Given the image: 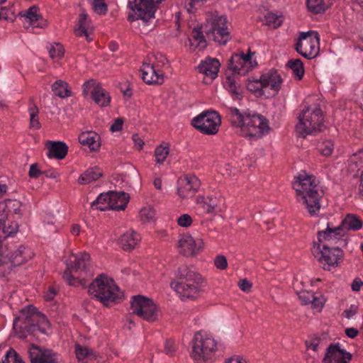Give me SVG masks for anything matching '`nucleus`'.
Listing matches in <instances>:
<instances>
[{
    "label": "nucleus",
    "instance_id": "79ce46f5",
    "mask_svg": "<svg viewBox=\"0 0 363 363\" xmlns=\"http://www.w3.org/2000/svg\"><path fill=\"white\" fill-rule=\"evenodd\" d=\"M262 82H261V77L259 79H248L246 84V87L248 91L254 94L256 96H262L264 95Z\"/></svg>",
    "mask_w": 363,
    "mask_h": 363
},
{
    "label": "nucleus",
    "instance_id": "f3484780",
    "mask_svg": "<svg viewBox=\"0 0 363 363\" xmlns=\"http://www.w3.org/2000/svg\"><path fill=\"white\" fill-rule=\"evenodd\" d=\"M200 187V182L194 175H186L178 181L177 194L182 199L194 196Z\"/></svg>",
    "mask_w": 363,
    "mask_h": 363
},
{
    "label": "nucleus",
    "instance_id": "f704fd0d",
    "mask_svg": "<svg viewBox=\"0 0 363 363\" xmlns=\"http://www.w3.org/2000/svg\"><path fill=\"white\" fill-rule=\"evenodd\" d=\"M79 26L74 30V33L77 36H86L87 40H90L89 38V30L90 28L91 21L88 19V16L86 13H82L79 15Z\"/></svg>",
    "mask_w": 363,
    "mask_h": 363
},
{
    "label": "nucleus",
    "instance_id": "a19ab883",
    "mask_svg": "<svg viewBox=\"0 0 363 363\" xmlns=\"http://www.w3.org/2000/svg\"><path fill=\"white\" fill-rule=\"evenodd\" d=\"M286 66L293 71L294 74L298 80L303 78L305 70L303 62L300 59L290 60Z\"/></svg>",
    "mask_w": 363,
    "mask_h": 363
},
{
    "label": "nucleus",
    "instance_id": "ea45409f",
    "mask_svg": "<svg viewBox=\"0 0 363 363\" xmlns=\"http://www.w3.org/2000/svg\"><path fill=\"white\" fill-rule=\"evenodd\" d=\"M109 191L101 194L96 199L91 203V208H95L100 211H106L111 209L109 202Z\"/></svg>",
    "mask_w": 363,
    "mask_h": 363
},
{
    "label": "nucleus",
    "instance_id": "a878e982",
    "mask_svg": "<svg viewBox=\"0 0 363 363\" xmlns=\"http://www.w3.org/2000/svg\"><path fill=\"white\" fill-rule=\"evenodd\" d=\"M220 66V64L217 59L207 58L198 66V69L199 72L209 77L211 79H214L218 76Z\"/></svg>",
    "mask_w": 363,
    "mask_h": 363
},
{
    "label": "nucleus",
    "instance_id": "aec40b11",
    "mask_svg": "<svg viewBox=\"0 0 363 363\" xmlns=\"http://www.w3.org/2000/svg\"><path fill=\"white\" fill-rule=\"evenodd\" d=\"M28 353L31 363H59L56 353L35 345H31Z\"/></svg>",
    "mask_w": 363,
    "mask_h": 363
},
{
    "label": "nucleus",
    "instance_id": "864d4df0",
    "mask_svg": "<svg viewBox=\"0 0 363 363\" xmlns=\"http://www.w3.org/2000/svg\"><path fill=\"white\" fill-rule=\"evenodd\" d=\"M334 148L333 143L331 140L323 142L319 147L320 153L323 156L331 155Z\"/></svg>",
    "mask_w": 363,
    "mask_h": 363
},
{
    "label": "nucleus",
    "instance_id": "5fc2aeb1",
    "mask_svg": "<svg viewBox=\"0 0 363 363\" xmlns=\"http://www.w3.org/2000/svg\"><path fill=\"white\" fill-rule=\"evenodd\" d=\"M92 6L94 12L99 15L105 14L108 10L107 4L104 1H93Z\"/></svg>",
    "mask_w": 363,
    "mask_h": 363
},
{
    "label": "nucleus",
    "instance_id": "cd10ccee",
    "mask_svg": "<svg viewBox=\"0 0 363 363\" xmlns=\"http://www.w3.org/2000/svg\"><path fill=\"white\" fill-rule=\"evenodd\" d=\"M111 209L115 211L124 210L129 201V196L123 191H109Z\"/></svg>",
    "mask_w": 363,
    "mask_h": 363
},
{
    "label": "nucleus",
    "instance_id": "6e6552de",
    "mask_svg": "<svg viewBox=\"0 0 363 363\" xmlns=\"http://www.w3.org/2000/svg\"><path fill=\"white\" fill-rule=\"evenodd\" d=\"M191 358L198 362L208 361L217 351V342L211 335L202 331L195 333L191 342Z\"/></svg>",
    "mask_w": 363,
    "mask_h": 363
},
{
    "label": "nucleus",
    "instance_id": "4be33fe9",
    "mask_svg": "<svg viewBox=\"0 0 363 363\" xmlns=\"http://www.w3.org/2000/svg\"><path fill=\"white\" fill-rule=\"evenodd\" d=\"M341 226H338L336 228H331L330 224H327V228L325 230H320L318 232V244H321L325 241L330 242L331 243H328L330 246H332V243L335 241V243L337 242H345V240L341 239Z\"/></svg>",
    "mask_w": 363,
    "mask_h": 363
},
{
    "label": "nucleus",
    "instance_id": "4d7b16f0",
    "mask_svg": "<svg viewBox=\"0 0 363 363\" xmlns=\"http://www.w3.org/2000/svg\"><path fill=\"white\" fill-rule=\"evenodd\" d=\"M191 217L186 213L182 214L177 218V223L181 227L187 228L192 224Z\"/></svg>",
    "mask_w": 363,
    "mask_h": 363
},
{
    "label": "nucleus",
    "instance_id": "6ab92c4d",
    "mask_svg": "<svg viewBox=\"0 0 363 363\" xmlns=\"http://www.w3.org/2000/svg\"><path fill=\"white\" fill-rule=\"evenodd\" d=\"M352 354L341 349L339 344H330L326 350L323 363H349Z\"/></svg>",
    "mask_w": 363,
    "mask_h": 363
},
{
    "label": "nucleus",
    "instance_id": "412c9836",
    "mask_svg": "<svg viewBox=\"0 0 363 363\" xmlns=\"http://www.w3.org/2000/svg\"><path fill=\"white\" fill-rule=\"evenodd\" d=\"M140 72L142 79L147 84H162L164 82L163 73L157 71L150 64H143Z\"/></svg>",
    "mask_w": 363,
    "mask_h": 363
},
{
    "label": "nucleus",
    "instance_id": "603ef678",
    "mask_svg": "<svg viewBox=\"0 0 363 363\" xmlns=\"http://www.w3.org/2000/svg\"><path fill=\"white\" fill-rule=\"evenodd\" d=\"M192 38L194 40L198 43V45H201L203 48L206 46V40L203 35L201 28H194L192 30Z\"/></svg>",
    "mask_w": 363,
    "mask_h": 363
},
{
    "label": "nucleus",
    "instance_id": "393cba45",
    "mask_svg": "<svg viewBox=\"0 0 363 363\" xmlns=\"http://www.w3.org/2000/svg\"><path fill=\"white\" fill-rule=\"evenodd\" d=\"M48 156L50 158L64 159L68 152V146L61 141H48L46 143Z\"/></svg>",
    "mask_w": 363,
    "mask_h": 363
},
{
    "label": "nucleus",
    "instance_id": "c9c22d12",
    "mask_svg": "<svg viewBox=\"0 0 363 363\" xmlns=\"http://www.w3.org/2000/svg\"><path fill=\"white\" fill-rule=\"evenodd\" d=\"M331 0H307L308 10L314 14L323 13L331 4Z\"/></svg>",
    "mask_w": 363,
    "mask_h": 363
},
{
    "label": "nucleus",
    "instance_id": "680f3d73",
    "mask_svg": "<svg viewBox=\"0 0 363 363\" xmlns=\"http://www.w3.org/2000/svg\"><path fill=\"white\" fill-rule=\"evenodd\" d=\"M311 303L312 304L314 308L320 310L324 306L325 298L322 296H315V294H313L312 301L311 302Z\"/></svg>",
    "mask_w": 363,
    "mask_h": 363
},
{
    "label": "nucleus",
    "instance_id": "e433bc0d",
    "mask_svg": "<svg viewBox=\"0 0 363 363\" xmlns=\"http://www.w3.org/2000/svg\"><path fill=\"white\" fill-rule=\"evenodd\" d=\"M55 95L60 98H66L72 95L68 84L62 80H57L51 86Z\"/></svg>",
    "mask_w": 363,
    "mask_h": 363
},
{
    "label": "nucleus",
    "instance_id": "4c0bfd02",
    "mask_svg": "<svg viewBox=\"0 0 363 363\" xmlns=\"http://www.w3.org/2000/svg\"><path fill=\"white\" fill-rule=\"evenodd\" d=\"M22 16L25 17L27 21L35 27L43 26L41 23H38V21H43V18L38 13V8L37 6H31L30 9L24 11Z\"/></svg>",
    "mask_w": 363,
    "mask_h": 363
},
{
    "label": "nucleus",
    "instance_id": "7c9ffc66",
    "mask_svg": "<svg viewBox=\"0 0 363 363\" xmlns=\"http://www.w3.org/2000/svg\"><path fill=\"white\" fill-rule=\"evenodd\" d=\"M237 77L238 75H235V74L227 77L225 86L234 99H241L242 98V89L236 82Z\"/></svg>",
    "mask_w": 363,
    "mask_h": 363
},
{
    "label": "nucleus",
    "instance_id": "473e14b6",
    "mask_svg": "<svg viewBox=\"0 0 363 363\" xmlns=\"http://www.w3.org/2000/svg\"><path fill=\"white\" fill-rule=\"evenodd\" d=\"M101 176L102 172L99 168H89L81 174L78 179V183L81 185H86L91 182L96 181Z\"/></svg>",
    "mask_w": 363,
    "mask_h": 363
},
{
    "label": "nucleus",
    "instance_id": "a18cd8bd",
    "mask_svg": "<svg viewBox=\"0 0 363 363\" xmlns=\"http://www.w3.org/2000/svg\"><path fill=\"white\" fill-rule=\"evenodd\" d=\"M2 363H25L20 355L13 349L10 348L6 352Z\"/></svg>",
    "mask_w": 363,
    "mask_h": 363
},
{
    "label": "nucleus",
    "instance_id": "e2e57ef3",
    "mask_svg": "<svg viewBox=\"0 0 363 363\" xmlns=\"http://www.w3.org/2000/svg\"><path fill=\"white\" fill-rule=\"evenodd\" d=\"M176 350L175 344L172 340H166L164 344V352L169 356H173Z\"/></svg>",
    "mask_w": 363,
    "mask_h": 363
},
{
    "label": "nucleus",
    "instance_id": "052dcab7",
    "mask_svg": "<svg viewBox=\"0 0 363 363\" xmlns=\"http://www.w3.org/2000/svg\"><path fill=\"white\" fill-rule=\"evenodd\" d=\"M7 204L0 203V227L9 222V216L6 211Z\"/></svg>",
    "mask_w": 363,
    "mask_h": 363
},
{
    "label": "nucleus",
    "instance_id": "37998d69",
    "mask_svg": "<svg viewBox=\"0 0 363 363\" xmlns=\"http://www.w3.org/2000/svg\"><path fill=\"white\" fill-rule=\"evenodd\" d=\"M39 109L38 106L33 104V106L29 108L30 113V126L31 128L38 130L40 128L41 125L38 119Z\"/></svg>",
    "mask_w": 363,
    "mask_h": 363
},
{
    "label": "nucleus",
    "instance_id": "b1692460",
    "mask_svg": "<svg viewBox=\"0 0 363 363\" xmlns=\"http://www.w3.org/2000/svg\"><path fill=\"white\" fill-rule=\"evenodd\" d=\"M79 142L84 146H88L92 152H97L101 147L100 136L94 131H86L79 135Z\"/></svg>",
    "mask_w": 363,
    "mask_h": 363
},
{
    "label": "nucleus",
    "instance_id": "20e7f679",
    "mask_svg": "<svg viewBox=\"0 0 363 363\" xmlns=\"http://www.w3.org/2000/svg\"><path fill=\"white\" fill-rule=\"evenodd\" d=\"M91 257L89 254L83 252L80 255L72 254L65 261L67 268L63 274V279L70 286L86 287L84 278L88 274Z\"/></svg>",
    "mask_w": 363,
    "mask_h": 363
},
{
    "label": "nucleus",
    "instance_id": "ddd939ff",
    "mask_svg": "<svg viewBox=\"0 0 363 363\" xmlns=\"http://www.w3.org/2000/svg\"><path fill=\"white\" fill-rule=\"evenodd\" d=\"M163 0H134L129 2L130 9L138 16V18L145 22L155 18L157 5Z\"/></svg>",
    "mask_w": 363,
    "mask_h": 363
},
{
    "label": "nucleus",
    "instance_id": "bf43d9fd",
    "mask_svg": "<svg viewBox=\"0 0 363 363\" xmlns=\"http://www.w3.org/2000/svg\"><path fill=\"white\" fill-rule=\"evenodd\" d=\"M298 295L303 304L307 305L312 301L313 293L308 291H302L299 292Z\"/></svg>",
    "mask_w": 363,
    "mask_h": 363
},
{
    "label": "nucleus",
    "instance_id": "58836bf2",
    "mask_svg": "<svg viewBox=\"0 0 363 363\" xmlns=\"http://www.w3.org/2000/svg\"><path fill=\"white\" fill-rule=\"evenodd\" d=\"M18 229V225L15 221H11L9 219V222L4 223L2 227H0V246L2 245V239H5L7 237L15 234Z\"/></svg>",
    "mask_w": 363,
    "mask_h": 363
},
{
    "label": "nucleus",
    "instance_id": "0eeeda50",
    "mask_svg": "<svg viewBox=\"0 0 363 363\" xmlns=\"http://www.w3.org/2000/svg\"><path fill=\"white\" fill-rule=\"evenodd\" d=\"M298 123L296 126L297 133L306 138L308 135L316 133L322 130L323 127V112L319 106L311 109L308 106L299 114Z\"/></svg>",
    "mask_w": 363,
    "mask_h": 363
},
{
    "label": "nucleus",
    "instance_id": "1a4fd4ad",
    "mask_svg": "<svg viewBox=\"0 0 363 363\" xmlns=\"http://www.w3.org/2000/svg\"><path fill=\"white\" fill-rule=\"evenodd\" d=\"M312 252L322 264L323 269L328 271L337 267L339 261L344 256L343 251L339 247L330 246L329 244H323L322 247L318 244L313 247Z\"/></svg>",
    "mask_w": 363,
    "mask_h": 363
},
{
    "label": "nucleus",
    "instance_id": "6e6d98bb",
    "mask_svg": "<svg viewBox=\"0 0 363 363\" xmlns=\"http://www.w3.org/2000/svg\"><path fill=\"white\" fill-rule=\"evenodd\" d=\"M214 264L219 269H225L228 267V262L226 257L222 255L216 256L214 259Z\"/></svg>",
    "mask_w": 363,
    "mask_h": 363
},
{
    "label": "nucleus",
    "instance_id": "338daca9",
    "mask_svg": "<svg viewBox=\"0 0 363 363\" xmlns=\"http://www.w3.org/2000/svg\"><path fill=\"white\" fill-rule=\"evenodd\" d=\"M123 124V119L122 118H118L114 121L113 123L111 125L110 130L111 132L119 131L122 129Z\"/></svg>",
    "mask_w": 363,
    "mask_h": 363
},
{
    "label": "nucleus",
    "instance_id": "f8f14e48",
    "mask_svg": "<svg viewBox=\"0 0 363 363\" xmlns=\"http://www.w3.org/2000/svg\"><path fill=\"white\" fill-rule=\"evenodd\" d=\"M220 117L216 111H206L194 118L191 125L201 133L214 135L219 129Z\"/></svg>",
    "mask_w": 363,
    "mask_h": 363
},
{
    "label": "nucleus",
    "instance_id": "9b49d317",
    "mask_svg": "<svg viewBox=\"0 0 363 363\" xmlns=\"http://www.w3.org/2000/svg\"><path fill=\"white\" fill-rule=\"evenodd\" d=\"M132 313L150 322L157 319L158 308L152 300L143 296L138 295L133 297L130 303Z\"/></svg>",
    "mask_w": 363,
    "mask_h": 363
},
{
    "label": "nucleus",
    "instance_id": "c756f323",
    "mask_svg": "<svg viewBox=\"0 0 363 363\" xmlns=\"http://www.w3.org/2000/svg\"><path fill=\"white\" fill-rule=\"evenodd\" d=\"M206 33L209 39H212L220 45H225L230 40L228 27L206 30Z\"/></svg>",
    "mask_w": 363,
    "mask_h": 363
},
{
    "label": "nucleus",
    "instance_id": "dca6fc26",
    "mask_svg": "<svg viewBox=\"0 0 363 363\" xmlns=\"http://www.w3.org/2000/svg\"><path fill=\"white\" fill-rule=\"evenodd\" d=\"M203 242L201 239L195 240L191 235H182L178 240L177 247L181 255L185 257H194L202 250Z\"/></svg>",
    "mask_w": 363,
    "mask_h": 363
},
{
    "label": "nucleus",
    "instance_id": "423d86ee",
    "mask_svg": "<svg viewBox=\"0 0 363 363\" xmlns=\"http://www.w3.org/2000/svg\"><path fill=\"white\" fill-rule=\"evenodd\" d=\"M88 292L106 306L117 302L121 296L113 281L104 274L99 275L89 285Z\"/></svg>",
    "mask_w": 363,
    "mask_h": 363
},
{
    "label": "nucleus",
    "instance_id": "4468645a",
    "mask_svg": "<svg viewBox=\"0 0 363 363\" xmlns=\"http://www.w3.org/2000/svg\"><path fill=\"white\" fill-rule=\"evenodd\" d=\"M256 65L257 62L252 60L250 50L247 54L243 52L233 54L228 63V67L234 72L233 74L235 75H245Z\"/></svg>",
    "mask_w": 363,
    "mask_h": 363
},
{
    "label": "nucleus",
    "instance_id": "c85d7f7f",
    "mask_svg": "<svg viewBox=\"0 0 363 363\" xmlns=\"http://www.w3.org/2000/svg\"><path fill=\"white\" fill-rule=\"evenodd\" d=\"M140 240V235L135 231L125 233L119 239V245L123 250H131Z\"/></svg>",
    "mask_w": 363,
    "mask_h": 363
},
{
    "label": "nucleus",
    "instance_id": "7ed1b4c3",
    "mask_svg": "<svg viewBox=\"0 0 363 363\" xmlns=\"http://www.w3.org/2000/svg\"><path fill=\"white\" fill-rule=\"evenodd\" d=\"M48 325L49 322L44 314L38 311L35 307L28 306L21 309V315L15 319L13 328L19 338L32 335L38 339L40 334H45L44 327Z\"/></svg>",
    "mask_w": 363,
    "mask_h": 363
},
{
    "label": "nucleus",
    "instance_id": "5701e85b",
    "mask_svg": "<svg viewBox=\"0 0 363 363\" xmlns=\"http://www.w3.org/2000/svg\"><path fill=\"white\" fill-rule=\"evenodd\" d=\"M261 82L264 87L270 86L274 94H277L281 87L282 79L277 70L271 69L261 75Z\"/></svg>",
    "mask_w": 363,
    "mask_h": 363
},
{
    "label": "nucleus",
    "instance_id": "bb28decb",
    "mask_svg": "<svg viewBox=\"0 0 363 363\" xmlns=\"http://www.w3.org/2000/svg\"><path fill=\"white\" fill-rule=\"evenodd\" d=\"M177 282H183L191 279L194 283H203V278L193 267L183 265L178 269Z\"/></svg>",
    "mask_w": 363,
    "mask_h": 363
},
{
    "label": "nucleus",
    "instance_id": "a211bd4d",
    "mask_svg": "<svg viewBox=\"0 0 363 363\" xmlns=\"http://www.w3.org/2000/svg\"><path fill=\"white\" fill-rule=\"evenodd\" d=\"M170 286L177 292L182 300H194L197 298L200 294L202 283L188 284L173 281L171 282Z\"/></svg>",
    "mask_w": 363,
    "mask_h": 363
},
{
    "label": "nucleus",
    "instance_id": "f257e3e1",
    "mask_svg": "<svg viewBox=\"0 0 363 363\" xmlns=\"http://www.w3.org/2000/svg\"><path fill=\"white\" fill-rule=\"evenodd\" d=\"M227 117L231 125L239 129V134L249 140H257L267 134L270 130L269 121L262 114L245 111L238 108H226Z\"/></svg>",
    "mask_w": 363,
    "mask_h": 363
},
{
    "label": "nucleus",
    "instance_id": "8fccbe9b",
    "mask_svg": "<svg viewBox=\"0 0 363 363\" xmlns=\"http://www.w3.org/2000/svg\"><path fill=\"white\" fill-rule=\"evenodd\" d=\"M169 154V147L160 145L156 147L155 150V156L156 157V162L162 164L166 160L167 156Z\"/></svg>",
    "mask_w": 363,
    "mask_h": 363
},
{
    "label": "nucleus",
    "instance_id": "09e8293b",
    "mask_svg": "<svg viewBox=\"0 0 363 363\" xmlns=\"http://www.w3.org/2000/svg\"><path fill=\"white\" fill-rule=\"evenodd\" d=\"M140 216L143 222H150L154 220L155 211L152 206H146L140 210Z\"/></svg>",
    "mask_w": 363,
    "mask_h": 363
},
{
    "label": "nucleus",
    "instance_id": "13d9d810",
    "mask_svg": "<svg viewBox=\"0 0 363 363\" xmlns=\"http://www.w3.org/2000/svg\"><path fill=\"white\" fill-rule=\"evenodd\" d=\"M320 338L318 337H311L310 340H307L305 342L306 347L307 349H311L315 352L318 350V347L320 343Z\"/></svg>",
    "mask_w": 363,
    "mask_h": 363
},
{
    "label": "nucleus",
    "instance_id": "de8ad7c7",
    "mask_svg": "<svg viewBox=\"0 0 363 363\" xmlns=\"http://www.w3.org/2000/svg\"><path fill=\"white\" fill-rule=\"evenodd\" d=\"M264 21L265 24L272 26L274 28H277L282 23V21L280 17L271 12H269L265 15Z\"/></svg>",
    "mask_w": 363,
    "mask_h": 363
},
{
    "label": "nucleus",
    "instance_id": "774afa93",
    "mask_svg": "<svg viewBox=\"0 0 363 363\" xmlns=\"http://www.w3.org/2000/svg\"><path fill=\"white\" fill-rule=\"evenodd\" d=\"M238 286L242 291L245 292H249L252 288V284L247 279H241L238 283Z\"/></svg>",
    "mask_w": 363,
    "mask_h": 363
},
{
    "label": "nucleus",
    "instance_id": "0e129e2a",
    "mask_svg": "<svg viewBox=\"0 0 363 363\" xmlns=\"http://www.w3.org/2000/svg\"><path fill=\"white\" fill-rule=\"evenodd\" d=\"M43 172L40 171L38 164L34 163L30 165L29 170V176L31 178H38L40 174H43Z\"/></svg>",
    "mask_w": 363,
    "mask_h": 363
},
{
    "label": "nucleus",
    "instance_id": "2f4dec72",
    "mask_svg": "<svg viewBox=\"0 0 363 363\" xmlns=\"http://www.w3.org/2000/svg\"><path fill=\"white\" fill-rule=\"evenodd\" d=\"M196 203L206 213H215L218 207V201L215 197L199 196L196 199Z\"/></svg>",
    "mask_w": 363,
    "mask_h": 363
},
{
    "label": "nucleus",
    "instance_id": "c03bdc74",
    "mask_svg": "<svg viewBox=\"0 0 363 363\" xmlns=\"http://www.w3.org/2000/svg\"><path fill=\"white\" fill-rule=\"evenodd\" d=\"M75 354L79 361H83L86 357H95L93 350L89 349L88 347H82L79 344L76 345L75 346Z\"/></svg>",
    "mask_w": 363,
    "mask_h": 363
},
{
    "label": "nucleus",
    "instance_id": "2eb2a0df",
    "mask_svg": "<svg viewBox=\"0 0 363 363\" xmlns=\"http://www.w3.org/2000/svg\"><path fill=\"white\" fill-rule=\"evenodd\" d=\"M90 92L93 101L101 107L108 106L111 102L109 94L102 89L94 79L86 82L83 85V93L87 95Z\"/></svg>",
    "mask_w": 363,
    "mask_h": 363
},
{
    "label": "nucleus",
    "instance_id": "f03ea898",
    "mask_svg": "<svg viewBox=\"0 0 363 363\" xmlns=\"http://www.w3.org/2000/svg\"><path fill=\"white\" fill-rule=\"evenodd\" d=\"M292 187L296 191L298 201H302L308 213L313 216L320 208V199L323 192L319 186V181L312 174L305 172L294 177Z\"/></svg>",
    "mask_w": 363,
    "mask_h": 363
},
{
    "label": "nucleus",
    "instance_id": "69168bd1",
    "mask_svg": "<svg viewBox=\"0 0 363 363\" xmlns=\"http://www.w3.org/2000/svg\"><path fill=\"white\" fill-rule=\"evenodd\" d=\"M358 307L355 305H351L350 308L346 309L343 311V316L347 319L351 318L357 313Z\"/></svg>",
    "mask_w": 363,
    "mask_h": 363
},
{
    "label": "nucleus",
    "instance_id": "39448f33",
    "mask_svg": "<svg viewBox=\"0 0 363 363\" xmlns=\"http://www.w3.org/2000/svg\"><path fill=\"white\" fill-rule=\"evenodd\" d=\"M33 257L30 249L20 245L6 244L0 246V273H9L12 267L20 266Z\"/></svg>",
    "mask_w": 363,
    "mask_h": 363
},
{
    "label": "nucleus",
    "instance_id": "9d476101",
    "mask_svg": "<svg viewBox=\"0 0 363 363\" xmlns=\"http://www.w3.org/2000/svg\"><path fill=\"white\" fill-rule=\"evenodd\" d=\"M296 52L303 57L313 59L320 51V38L315 31L302 32L295 45Z\"/></svg>",
    "mask_w": 363,
    "mask_h": 363
},
{
    "label": "nucleus",
    "instance_id": "3c124183",
    "mask_svg": "<svg viewBox=\"0 0 363 363\" xmlns=\"http://www.w3.org/2000/svg\"><path fill=\"white\" fill-rule=\"evenodd\" d=\"M64 48L62 45L60 43L52 45L49 50L50 57L53 60L60 59L64 55Z\"/></svg>",
    "mask_w": 363,
    "mask_h": 363
},
{
    "label": "nucleus",
    "instance_id": "72a5a7b5",
    "mask_svg": "<svg viewBox=\"0 0 363 363\" xmlns=\"http://www.w3.org/2000/svg\"><path fill=\"white\" fill-rule=\"evenodd\" d=\"M341 230L342 228L347 230H358L362 227V222L360 218L355 214H347L342 221Z\"/></svg>",
    "mask_w": 363,
    "mask_h": 363
},
{
    "label": "nucleus",
    "instance_id": "49530a36",
    "mask_svg": "<svg viewBox=\"0 0 363 363\" xmlns=\"http://www.w3.org/2000/svg\"><path fill=\"white\" fill-rule=\"evenodd\" d=\"M227 26V18L223 16H215L212 18L209 28L207 30H213L220 29V28H225Z\"/></svg>",
    "mask_w": 363,
    "mask_h": 363
}]
</instances>
